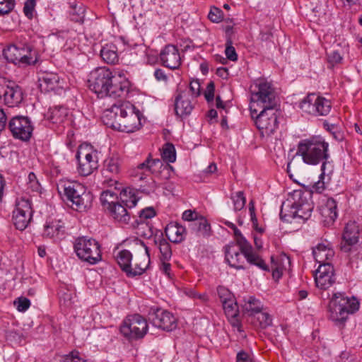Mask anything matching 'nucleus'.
<instances>
[{
    "instance_id": "f257e3e1",
    "label": "nucleus",
    "mask_w": 362,
    "mask_h": 362,
    "mask_svg": "<svg viewBox=\"0 0 362 362\" xmlns=\"http://www.w3.org/2000/svg\"><path fill=\"white\" fill-rule=\"evenodd\" d=\"M141 112L128 101L117 100L103 114V123L112 129L126 133L134 132L141 127Z\"/></svg>"
},
{
    "instance_id": "f03ea898",
    "label": "nucleus",
    "mask_w": 362,
    "mask_h": 362,
    "mask_svg": "<svg viewBox=\"0 0 362 362\" xmlns=\"http://www.w3.org/2000/svg\"><path fill=\"white\" fill-rule=\"evenodd\" d=\"M329 144L320 136H313L303 139L298 145L297 154L302 157L304 163L308 165H317L322 163L320 177L325 175L328 153Z\"/></svg>"
},
{
    "instance_id": "7ed1b4c3",
    "label": "nucleus",
    "mask_w": 362,
    "mask_h": 362,
    "mask_svg": "<svg viewBox=\"0 0 362 362\" xmlns=\"http://www.w3.org/2000/svg\"><path fill=\"white\" fill-rule=\"evenodd\" d=\"M359 301L355 297H349L344 292L334 289L328 304L329 318L335 322L344 323L349 315L359 309Z\"/></svg>"
},
{
    "instance_id": "20e7f679",
    "label": "nucleus",
    "mask_w": 362,
    "mask_h": 362,
    "mask_svg": "<svg viewBox=\"0 0 362 362\" xmlns=\"http://www.w3.org/2000/svg\"><path fill=\"white\" fill-rule=\"evenodd\" d=\"M58 191L63 194L68 204L77 211H85L90 208L93 197L87 192L85 187L78 182H65L60 184Z\"/></svg>"
},
{
    "instance_id": "39448f33",
    "label": "nucleus",
    "mask_w": 362,
    "mask_h": 362,
    "mask_svg": "<svg viewBox=\"0 0 362 362\" xmlns=\"http://www.w3.org/2000/svg\"><path fill=\"white\" fill-rule=\"evenodd\" d=\"M98 151L90 144H81L76 154L78 162L77 172L81 176H88L98 167Z\"/></svg>"
},
{
    "instance_id": "423d86ee",
    "label": "nucleus",
    "mask_w": 362,
    "mask_h": 362,
    "mask_svg": "<svg viewBox=\"0 0 362 362\" xmlns=\"http://www.w3.org/2000/svg\"><path fill=\"white\" fill-rule=\"evenodd\" d=\"M74 247L77 257L90 264H95L102 259L100 245L95 239L78 238L75 240Z\"/></svg>"
},
{
    "instance_id": "0eeeda50",
    "label": "nucleus",
    "mask_w": 362,
    "mask_h": 362,
    "mask_svg": "<svg viewBox=\"0 0 362 362\" xmlns=\"http://www.w3.org/2000/svg\"><path fill=\"white\" fill-rule=\"evenodd\" d=\"M251 114L252 117L255 115V125L262 135L269 136L278 128L281 114L279 107H264L259 114L256 110L251 109Z\"/></svg>"
},
{
    "instance_id": "6e6552de",
    "label": "nucleus",
    "mask_w": 362,
    "mask_h": 362,
    "mask_svg": "<svg viewBox=\"0 0 362 362\" xmlns=\"http://www.w3.org/2000/svg\"><path fill=\"white\" fill-rule=\"evenodd\" d=\"M303 193L301 191L296 192L295 197H298V201L291 205V210H286L288 206L282 205L280 216L281 220L286 222H291V219L298 217L303 220L308 219L313 211V204L303 197Z\"/></svg>"
},
{
    "instance_id": "1a4fd4ad",
    "label": "nucleus",
    "mask_w": 362,
    "mask_h": 362,
    "mask_svg": "<svg viewBox=\"0 0 362 362\" xmlns=\"http://www.w3.org/2000/svg\"><path fill=\"white\" fill-rule=\"evenodd\" d=\"M120 199L122 204L118 202L107 211L116 221L122 224H127L130 220V214L127 211V207L135 206L138 199L134 193L130 191L127 192V190H123L120 193Z\"/></svg>"
},
{
    "instance_id": "9d476101",
    "label": "nucleus",
    "mask_w": 362,
    "mask_h": 362,
    "mask_svg": "<svg viewBox=\"0 0 362 362\" xmlns=\"http://www.w3.org/2000/svg\"><path fill=\"white\" fill-rule=\"evenodd\" d=\"M147 331V322L139 314L127 316L120 327L121 333L129 339H141Z\"/></svg>"
},
{
    "instance_id": "9b49d317",
    "label": "nucleus",
    "mask_w": 362,
    "mask_h": 362,
    "mask_svg": "<svg viewBox=\"0 0 362 362\" xmlns=\"http://www.w3.org/2000/svg\"><path fill=\"white\" fill-rule=\"evenodd\" d=\"M257 91H252L251 100L262 108L279 107L276 93L272 84L264 80H258L255 83Z\"/></svg>"
},
{
    "instance_id": "f8f14e48",
    "label": "nucleus",
    "mask_w": 362,
    "mask_h": 362,
    "mask_svg": "<svg viewBox=\"0 0 362 362\" xmlns=\"http://www.w3.org/2000/svg\"><path fill=\"white\" fill-rule=\"evenodd\" d=\"M113 76L114 73L110 69L98 67L90 73L88 86L98 97L103 98L107 95L106 91Z\"/></svg>"
},
{
    "instance_id": "ddd939ff",
    "label": "nucleus",
    "mask_w": 362,
    "mask_h": 362,
    "mask_svg": "<svg viewBox=\"0 0 362 362\" xmlns=\"http://www.w3.org/2000/svg\"><path fill=\"white\" fill-rule=\"evenodd\" d=\"M4 56L8 62L19 66L35 64L37 62L35 52H33L29 47L9 45L4 49Z\"/></svg>"
},
{
    "instance_id": "4468645a",
    "label": "nucleus",
    "mask_w": 362,
    "mask_h": 362,
    "mask_svg": "<svg viewBox=\"0 0 362 362\" xmlns=\"http://www.w3.org/2000/svg\"><path fill=\"white\" fill-rule=\"evenodd\" d=\"M10 107H17L23 99L22 88L13 81L0 79V100Z\"/></svg>"
},
{
    "instance_id": "2eb2a0df",
    "label": "nucleus",
    "mask_w": 362,
    "mask_h": 362,
    "mask_svg": "<svg viewBox=\"0 0 362 362\" xmlns=\"http://www.w3.org/2000/svg\"><path fill=\"white\" fill-rule=\"evenodd\" d=\"M33 210L29 199L22 197L16 202L13 211L12 221L16 229L23 230L27 228L33 216Z\"/></svg>"
},
{
    "instance_id": "dca6fc26",
    "label": "nucleus",
    "mask_w": 362,
    "mask_h": 362,
    "mask_svg": "<svg viewBox=\"0 0 362 362\" xmlns=\"http://www.w3.org/2000/svg\"><path fill=\"white\" fill-rule=\"evenodd\" d=\"M134 250V263L132 277L141 275L148 268L150 264V254L148 247L138 239L135 240Z\"/></svg>"
},
{
    "instance_id": "f3484780",
    "label": "nucleus",
    "mask_w": 362,
    "mask_h": 362,
    "mask_svg": "<svg viewBox=\"0 0 362 362\" xmlns=\"http://www.w3.org/2000/svg\"><path fill=\"white\" fill-rule=\"evenodd\" d=\"M12 136L21 141H28L33 131V126L28 117L16 116L8 122Z\"/></svg>"
},
{
    "instance_id": "a211bd4d",
    "label": "nucleus",
    "mask_w": 362,
    "mask_h": 362,
    "mask_svg": "<svg viewBox=\"0 0 362 362\" xmlns=\"http://www.w3.org/2000/svg\"><path fill=\"white\" fill-rule=\"evenodd\" d=\"M168 168H172L168 163H163L160 159H151L149 156L144 162L137 165L132 173V176L139 181H143L150 174H156L159 173L161 169L167 170Z\"/></svg>"
},
{
    "instance_id": "6ab92c4d",
    "label": "nucleus",
    "mask_w": 362,
    "mask_h": 362,
    "mask_svg": "<svg viewBox=\"0 0 362 362\" xmlns=\"http://www.w3.org/2000/svg\"><path fill=\"white\" fill-rule=\"evenodd\" d=\"M111 81L105 97L117 99L124 98L127 95L130 83L123 73L115 72Z\"/></svg>"
},
{
    "instance_id": "aec40b11",
    "label": "nucleus",
    "mask_w": 362,
    "mask_h": 362,
    "mask_svg": "<svg viewBox=\"0 0 362 362\" xmlns=\"http://www.w3.org/2000/svg\"><path fill=\"white\" fill-rule=\"evenodd\" d=\"M336 281L334 270L330 263L320 264L315 274V281L318 288L329 289Z\"/></svg>"
},
{
    "instance_id": "412c9836",
    "label": "nucleus",
    "mask_w": 362,
    "mask_h": 362,
    "mask_svg": "<svg viewBox=\"0 0 362 362\" xmlns=\"http://www.w3.org/2000/svg\"><path fill=\"white\" fill-rule=\"evenodd\" d=\"M154 326L165 331H172L177 327V318L170 312L158 309L151 319Z\"/></svg>"
},
{
    "instance_id": "4be33fe9",
    "label": "nucleus",
    "mask_w": 362,
    "mask_h": 362,
    "mask_svg": "<svg viewBox=\"0 0 362 362\" xmlns=\"http://www.w3.org/2000/svg\"><path fill=\"white\" fill-rule=\"evenodd\" d=\"M162 64L170 69H176L181 64V57L177 47L173 45H166L160 53Z\"/></svg>"
},
{
    "instance_id": "5701e85b",
    "label": "nucleus",
    "mask_w": 362,
    "mask_h": 362,
    "mask_svg": "<svg viewBox=\"0 0 362 362\" xmlns=\"http://www.w3.org/2000/svg\"><path fill=\"white\" fill-rule=\"evenodd\" d=\"M359 227L355 221H349L344 228L341 249L345 252L351 250V246L356 244L358 241Z\"/></svg>"
},
{
    "instance_id": "b1692460",
    "label": "nucleus",
    "mask_w": 362,
    "mask_h": 362,
    "mask_svg": "<svg viewBox=\"0 0 362 362\" xmlns=\"http://www.w3.org/2000/svg\"><path fill=\"white\" fill-rule=\"evenodd\" d=\"M225 257L228 264L236 269H244L243 245H230L226 247Z\"/></svg>"
},
{
    "instance_id": "393cba45",
    "label": "nucleus",
    "mask_w": 362,
    "mask_h": 362,
    "mask_svg": "<svg viewBox=\"0 0 362 362\" xmlns=\"http://www.w3.org/2000/svg\"><path fill=\"white\" fill-rule=\"evenodd\" d=\"M194 106L189 92L180 91L175 98V110L177 115L182 117L191 113Z\"/></svg>"
},
{
    "instance_id": "a878e982",
    "label": "nucleus",
    "mask_w": 362,
    "mask_h": 362,
    "mask_svg": "<svg viewBox=\"0 0 362 362\" xmlns=\"http://www.w3.org/2000/svg\"><path fill=\"white\" fill-rule=\"evenodd\" d=\"M39 87L42 91H55L62 88L59 76L54 73H44L39 77Z\"/></svg>"
},
{
    "instance_id": "bb28decb",
    "label": "nucleus",
    "mask_w": 362,
    "mask_h": 362,
    "mask_svg": "<svg viewBox=\"0 0 362 362\" xmlns=\"http://www.w3.org/2000/svg\"><path fill=\"white\" fill-rule=\"evenodd\" d=\"M271 259L272 276L274 279L277 281L281 277L284 271L286 269V267L290 265L291 261L289 257L284 254L281 255L276 258L272 257Z\"/></svg>"
},
{
    "instance_id": "cd10ccee",
    "label": "nucleus",
    "mask_w": 362,
    "mask_h": 362,
    "mask_svg": "<svg viewBox=\"0 0 362 362\" xmlns=\"http://www.w3.org/2000/svg\"><path fill=\"white\" fill-rule=\"evenodd\" d=\"M168 240L174 243H181L185 236V228L177 222H171L165 228Z\"/></svg>"
},
{
    "instance_id": "c85d7f7f",
    "label": "nucleus",
    "mask_w": 362,
    "mask_h": 362,
    "mask_svg": "<svg viewBox=\"0 0 362 362\" xmlns=\"http://www.w3.org/2000/svg\"><path fill=\"white\" fill-rule=\"evenodd\" d=\"M315 259L320 264L330 263L333 258L334 252L329 245L324 243L318 244L313 250Z\"/></svg>"
},
{
    "instance_id": "c756f323",
    "label": "nucleus",
    "mask_w": 362,
    "mask_h": 362,
    "mask_svg": "<svg viewBox=\"0 0 362 362\" xmlns=\"http://www.w3.org/2000/svg\"><path fill=\"white\" fill-rule=\"evenodd\" d=\"M243 254L250 264L255 265L264 271L269 270L264 261L253 251L252 246L248 243H245L243 245Z\"/></svg>"
},
{
    "instance_id": "7c9ffc66",
    "label": "nucleus",
    "mask_w": 362,
    "mask_h": 362,
    "mask_svg": "<svg viewBox=\"0 0 362 362\" xmlns=\"http://www.w3.org/2000/svg\"><path fill=\"white\" fill-rule=\"evenodd\" d=\"M64 234V223L59 220L47 222L45 226L43 235L51 239H61Z\"/></svg>"
},
{
    "instance_id": "2f4dec72",
    "label": "nucleus",
    "mask_w": 362,
    "mask_h": 362,
    "mask_svg": "<svg viewBox=\"0 0 362 362\" xmlns=\"http://www.w3.org/2000/svg\"><path fill=\"white\" fill-rule=\"evenodd\" d=\"M117 262L121 269L126 273V274L132 277V254L127 250H120L116 256Z\"/></svg>"
},
{
    "instance_id": "473e14b6",
    "label": "nucleus",
    "mask_w": 362,
    "mask_h": 362,
    "mask_svg": "<svg viewBox=\"0 0 362 362\" xmlns=\"http://www.w3.org/2000/svg\"><path fill=\"white\" fill-rule=\"evenodd\" d=\"M321 214L327 224L332 223L337 218V204L333 198L327 199L325 205L321 209Z\"/></svg>"
},
{
    "instance_id": "72a5a7b5",
    "label": "nucleus",
    "mask_w": 362,
    "mask_h": 362,
    "mask_svg": "<svg viewBox=\"0 0 362 362\" xmlns=\"http://www.w3.org/2000/svg\"><path fill=\"white\" fill-rule=\"evenodd\" d=\"M68 115V110L64 107L59 106L50 108L47 112V117L52 123L61 124L67 119Z\"/></svg>"
},
{
    "instance_id": "f704fd0d",
    "label": "nucleus",
    "mask_w": 362,
    "mask_h": 362,
    "mask_svg": "<svg viewBox=\"0 0 362 362\" xmlns=\"http://www.w3.org/2000/svg\"><path fill=\"white\" fill-rule=\"evenodd\" d=\"M100 57L107 64H115L119 59L117 47L114 44L105 45L100 50Z\"/></svg>"
},
{
    "instance_id": "c9c22d12",
    "label": "nucleus",
    "mask_w": 362,
    "mask_h": 362,
    "mask_svg": "<svg viewBox=\"0 0 362 362\" xmlns=\"http://www.w3.org/2000/svg\"><path fill=\"white\" fill-rule=\"evenodd\" d=\"M122 160L118 155H112L104 162V172L105 174L117 175L121 168Z\"/></svg>"
},
{
    "instance_id": "e433bc0d",
    "label": "nucleus",
    "mask_w": 362,
    "mask_h": 362,
    "mask_svg": "<svg viewBox=\"0 0 362 362\" xmlns=\"http://www.w3.org/2000/svg\"><path fill=\"white\" fill-rule=\"evenodd\" d=\"M243 309L245 312L253 316L258 311L262 310V305L261 304V302L255 298L249 296L246 300H245Z\"/></svg>"
},
{
    "instance_id": "4c0bfd02",
    "label": "nucleus",
    "mask_w": 362,
    "mask_h": 362,
    "mask_svg": "<svg viewBox=\"0 0 362 362\" xmlns=\"http://www.w3.org/2000/svg\"><path fill=\"white\" fill-rule=\"evenodd\" d=\"M102 206L105 210H107L112 206L118 202L117 194L111 190L103 191L100 197Z\"/></svg>"
},
{
    "instance_id": "58836bf2",
    "label": "nucleus",
    "mask_w": 362,
    "mask_h": 362,
    "mask_svg": "<svg viewBox=\"0 0 362 362\" xmlns=\"http://www.w3.org/2000/svg\"><path fill=\"white\" fill-rule=\"evenodd\" d=\"M252 317V322L261 328H266L272 325V318L271 315L267 313L262 312V310L258 311Z\"/></svg>"
},
{
    "instance_id": "ea45409f",
    "label": "nucleus",
    "mask_w": 362,
    "mask_h": 362,
    "mask_svg": "<svg viewBox=\"0 0 362 362\" xmlns=\"http://www.w3.org/2000/svg\"><path fill=\"white\" fill-rule=\"evenodd\" d=\"M156 244H158L159 250L160 252V259L169 260L172 255L170 245L163 238H158L155 240Z\"/></svg>"
},
{
    "instance_id": "a19ab883",
    "label": "nucleus",
    "mask_w": 362,
    "mask_h": 362,
    "mask_svg": "<svg viewBox=\"0 0 362 362\" xmlns=\"http://www.w3.org/2000/svg\"><path fill=\"white\" fill-rule=\"evenodd\" d=\"M162 158L166 163H173L176 160V153L174 146L170 143L164 144L162 148Z\"/></svg>"
},
{
    "instance_id": "79ce46f5",
    "label": "nucleus",
    "mask_w": 362,
    "mask_h": 362,
    "mask_svg": "<svg viewBox=\"0 0 362 362\" xmlns=\"http://www.w3.org/2000/svg\"><path fill=\"white\" fill-rule=\"evenodd\" d=\"M316 105L319 110L317 116L327 115L332 108L331 102L325 98L321 96H318V100Z\"/></svg>"
},
{
    "instance_id": "37998d69",
    "label": "nucleus",
    "mask_w": 362,
    "mask_h": 362,
    "mask_svg": "<svg viewBox=\"0 0 362 362\" xmlns=\"http://www.w3.org/2000/svg\"><path fill=\"white\" fill-rule=\"evenodd\" d=\"M223 308L226 315L228 317H234L238 312V305L235 300V298L222 303Z\"/></svg>"
},
{
    "instance_id": "c03bdc74",
    "label": "nucleus",
    "mask_w": 362,
    "mask_h": 362,
    "mask_svg": "<svg viewBox=\"0 0 362 362\" xmlns=\"http://www.w3.org/2000/svg\"><path fill=\"white\" fill-rule=\"evenodd\" d=\"M194 226L197 227V231L202 235H209L211 229L210 225L207 220L203 216H200L196 222H194Z\"/></svg>"
},
{
    "instance_id": "a18cd8bd",
    "label": "nucleus",
    "mask_w": 362,
    "mask_h": 362,
    "mask_svg": "<svg viewBox=\"0 0 362 362\" xmlns=\"http://www.w3.org/2000/svg\"><path fill=\"white\" fill-rule=\"evenodd\" d=\"M233 202L235 211H240L243 209L245 205L246 199L244 196L243 192L239 191L231 196Z\"/></svg>"
},
{
    "instance_id": "49530a36",
    "label": "nucleus",
    "mask_w": 362,
    "mask_h": 362,
    "mask_svg": "<svg viewBox=\"0 0 362 362\" xmlns=\"http://www.w3.org/2000/svg\"><path fill=\"white\" fill-rule=\"evenodd\" d=\"M314 98V93H310L307 95L300 103V108L303 112L308 113L309 115L315 114L316 109L313 107H310V103L314 100L313 98Z\"/></svg>"
},
{
    "instance_id": "de8ad7c7",
    "label": "nucleus",
    "mask_w": 362,
    "mask_h": 362,
    "mask_svg": "<svg viewBox=\"0 0 362 362\" xmlns=\"http://www.w3.org/2000/svg\"><path fill=\"white\" fill-rule=\"evenodd\" d=\"M27 189L32 192H40V184L34 173H30L28 177Z\"/></svg>"
},
{
    "instance_id": "09e8293b",
    "label": "nucleus",
    "mask_w": 362,
    "mask_h": 362,
    "mask_svg": "<svg viewBox=\"0 0 362 362\" xmlns=\"http://www.w3.org/2000/svg\"><path fill=\"white\" fill-rule=\"evenodd\" d=\"M217 293L221 303L235 298L233 294L227 288L223 286H218Z\"/></svg>"
},
{
    "instance_id": "8fccbe9b",
    "label": "nucleus",
    "mask_w": 362,
    "mask_h": 362,
    "mask_svg": "<svg viewBox=\"0 0 362 362\" xmlns=\"http://www.w3.org/2000/svg\"><path fill=\"white\" fill-rule=\"evenodd\" d=\"M208 18L213 23H219L223 18V11L217 7H211Z\"/></svg>"
},
{
    "instance_id": "3c124183",
    "label": "nucleus",
    "mask_w": 362,
    "mask_h": 362,
    "mask_svg": "<svg viewBox=\"0 0 362 362\" xmlns=\"http://www.w3.org/2000/svg\"><path fill=\"white\" fill-rule=\"evenodd\" d=\"M35 4L36 0H26L25 2L23 12L29 19H32L34 16Z\"/></svg>"
},
{
    "instance_id": "603ef678",
    "label": "nucleus",
    "mask_w": 362,
    "mask_h": 362,
    "mask_svg": "<svg viewBox=\"0 0 362 362\" xmlns=\"http://www.w3.org/2000/svg\"><path fill=\"white\" fill-rule=\"evenodd\" d=\"M17 310L20 312H25L30 306V301L25 297H19L14 301Z\"/></svg>"
},
{
    "instance_id": "864d4df0",
    "label": "nucleus",
    "mask_w": 362,
    "mask_h": 362,
    "mask_svg": "<svg viewBox=\"0 0 362 362\" xmlns=\"http://www.w3.org/2000/svg\"><path fill=\"white\" fill-rule=\"evenodd\" d=\"M14 7V0H0V15L7 14Z\"/></svg>"
},
{
    "instance_id": "5fc2aeb1",
    "label": "nucleus",
    "mask_w": 362,
    "mask_h": 362,
    "mask_svg": "<svg viewBox=\"0 0 362 362\" xmlns=\"http://www.w3.org/2000/svg\"><path fill=\"white\" fill-rule=\"evenodd\" d=\"M60 362H85V360L80 356L78 351H71L64 356Z\"/></svg>"
},
{
    "instance_id": "6e6d98bb",
    "label": "nucleus",
    "mask_w": 362,
    "mask_h": 362,
    "mask_svg": "<svg viewBox=\"0 0 362 362\" xmlns=\"http://www.w3.org/2000/svg\"><path fill=\"white\" fill-rule=\"evenodd\" d=\"M225 53L228 59L233 62L237 60L238 55L236 54L235 48L232 46V42L230 40H228L226 42Z\"/></svg>"
},
{
    "instance_id": "4d7b16f0",
    "label": "nucleus",
    "mask_w": 362,
    "mask_h": 362,
    "mask_svg": "<svg viewBox=\"0 0 362 362\" xmlns=\"http://www.w3.org/2000/svg\"><path fill=\"white\" fill-rule=\"evenodd\" d=\"M187 92V90H186ZM191 98L196 97L200 93V84L197 81H192L189 83V90H188Z\"/></svg>"
},
{
    "instance_id": "13d9d810",
    "label": "nucleus",
    "mask_w": 362,
    "mask_h": 362,
    "mask_svg": "<svg viewBox=\"0 0 362 362\" xmlns=\"http://www.w3.org/2000/svg\"><path fill=\"white\" fill-rule=\"evenodd\" d=\"M199 216L196 211L192 210H186L182 214V219L187 221L196 222Z\"/></svg>"
},
{
    "instance_id": "bf43d9fd",
    "label": "nucleus",
    "mask_w": 362,
    "mask_h": 362,
    "mask_svg": "<svg viewBox=\"0 0 362 362\" xmlns=\"http://www.w3.org/2000/svg\"><path fill=\"white\" fill-rule=\"evenodd\" d=\"M214 90L215 86L213 82L208 83L206 91L204 93V97L208 102L212 101L214 98Z\"/></svg>"
},
{
    "instance_id": "052dcab7",
    "label": "nucleus",
    "mask_w": 362,
    "mask_h": 362,
    "mask_svg": "<svg viewBox=\"0 0 362 362\" xmlns=\"http://www.w3.org/2000/svg\"><path fill=\"white\" fill-rule=\"evenodd\" d=\"M327 58L328 62L332 64V65L339 63L342 59V57L337 51H332L328 53Z\"/></svg>"
},
{
    "instance_id": "680f3d73",
    "label": "nucleus",
    "mask_w": 362,
    "mask_h": 362,
    "mask_svg": "<svg viewBox=\"0 0 362 362\" xmlns=\"http://www.w3.org/2000/svg\"><path fill=\"white\" fill-rule=\"evenodd\" d=\"M237 362H255L253 358L245 351H240L237 354L236 357Z\"/></svg>"
},
{
    "instance_id": "e2e57ef3",
    "label": "nucleus",
    "mask_w": 362,
    "mask_h": 362,
    "mask_svg": "<svg viewBox=\"0 0 362 362\" xmlns=\"http://www.w3.org/2000/svg\"><path fill=\"white\" fill-rule=\"evenodd\" d=\"M156 215L155 210L151 207L146 208L139 212V217L141 219H148Z\"/></svg>"
},
{
    "instance_id": "0e129e2a",
    "label": "nucleus",
    "mask_w": 362,
    "mask_h": 362,
    "mask_svg": "<svg viewBox=\"0 0 362 362\" xmlns=\"http://www.w3.org/2000/svg\"><path fill=\"white\" fill-rule=\"evenodd\" d=\"M60 303L65 307H69L72 304V294L71 293H65L60 296Z\"/></svg>"
},
{
    "instance_id": "69168bd1",
    "label": "nucleus",
    "mask_w": 362,
    "mask_h": 362,
    "mask_svg": "<svg viewBox=\"0 0 362 362\" xmlns=\"http://www.w3.org/2000/svg\"><path fill=\"white\" fill-rule=\"evenodd\" d=\"M160 269L168 277H170L171 265L168 260L160 259Z\"/></svg>"
},
{
    "instance_id": "338daca9",
    "label": "nucleus",
    "mask_w": 362,
    "mask_h": 362,
    "mask_svg": "<svg viewBox=\"0 0 362 362\" xmlns=\"http://www.w3.org/2000/svg\"><path fill=\"white\" fill-rule=\"evenodd\" d=\"M154 76L156 80L159 81H166L168 78L165 71L161 69H157L155 70Z\"/></svg>"
},
{
    "instance_id": "774afa93",
    "label": "nucleus",
    "mask_w": 362,
    "mask_h": 362,
    "mask_svg": "<svg viewBox=\"0 0 362 362\" xmlns=\"http://www.w3.org/2000/svg\"><path fill=\"white\" fill-rule=\"evenodd\" d=\"M233 230L239 245H243L245 243H248L242 235L240 231L237 228V227L233 228Z\"/></svg>"
}]
</instances>
